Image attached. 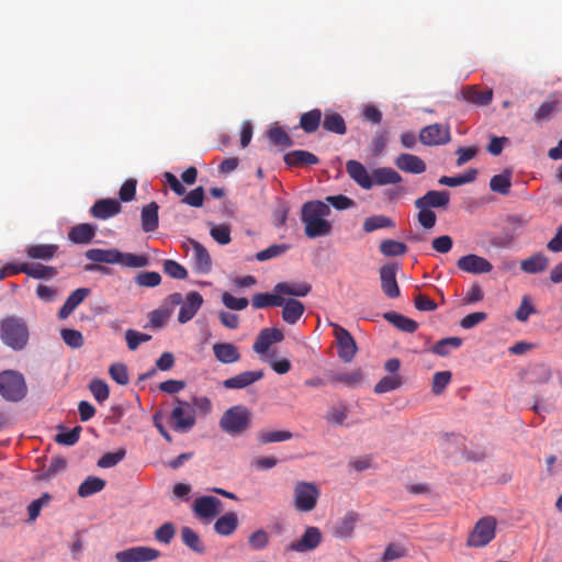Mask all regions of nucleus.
<instances>
[{
    "label": "nucleus",
    "mask_w": 562,
    "mask_h": 562,
    "mask_svg": "<svg viewBox=\"0 0 562 562\" xmlns=\"http://www.w3.org/2000/svg\"><path fill=\"white\" fill-rule=\"evenodd\" d=\"M86 258L94 263L86 265V271H97L109 273V268L100 263L121 265L128 268H144L149 263L148 257L145 255H135L131 252H122L116 248H91L85 254Z\"/></svg>",
    "instance_id": "f257e3e1"
},
{
    "label": "nucleus",
    "mask_w": 562,
    "mask_h": 562,
    "mask_svg": "<svg viewBox=\"0 0 562 562\" xmlns=\"http://www.w3.org/2000/svg\"><path fill=\"white\" fill-rule=\"evenodd\" d=\"M331 210L319 200L307 201L302 205L301 221L308 238L325 237L331 233V223L327 220Z\"/></svg>",
    "instance_id": "f03ea898"
},
{
    "label": "nucleus",
    "mask_w": 562,
    "mask_h": 562,
    "mask_svg": "<svg viewBox=\"0 0 562 562\" xmlns=\"http://www.w3.org/2000/svg\"><path fill=\"white\" fill-rule=\"evenodd\" d=\"M251 412L244 405H235L226 409L221 419V429L231 435L238 436L250 427Z\"/></svg>",
    "instance_id": "7ed1b4c3"
},
{
    "label": "nucleus",
    "mask_w": 562,
    "mask_h": 562,
    "mask_svg": "<svg viewBox=\"0 0 562 562\" xmlns=\"http://www.w3.org/2000/svg\"><path fill=\"white\" fill-rule=\"evenodd\" d=\"M1 339L14 350L23 349L29 340L26 324L16 317H8L1 322Z\"/></svg>",
    "instance_id": "20e7f679"
},
{
    "label": "nucleus",
    "mask_w": 562,
    "mask_h": 562,
    "mask_svg": "<svg viewBox=\"0 0 562 562\" xmlns=\"http://www.w3.org/2000/svg\"><path fill=\"white\" fill-rule=\"evenodd\" d=\"M0 394L7 401L19 402L26 395V384L21 373L3 371L0 373Z\"/></svg>",
    "instance_id": "39448f33"
},
{
    "label": "nucleus",
    "mask_w": 562,
    "mask_h": 562,
    "mask_svg": "<svg viewBox=\"0 0 562 562\" xmlns=\"http://www.w3.org/2000/svg\"><path fill=\"white\" fill-rule=\"evenodd\" d=\"M496 525L497 521L492 516L479 519L467 539V546L471 548L487 546L495 538Z\"/></svg>",
    "instance_id": "423d86ee"
},
{
    "label": "nucleus",
    "mask_w": 562,
    "mask_h": 562,
    "mask_svg": "<svg viewBox=\"0 0 562 562\" xmlns=\"http://www.w3.org/2000/svg\"><path fill=\"white\" fill-rule=\"evenodd\" d=\"M319 490L313 482L300 481L294 486V506L299 512L313 510L319 497Z\"/></svg>",
    "instance_id": "0eeeda50"
},
{
    "label": "nucleus",
    "mask_w": 562,
    "mask_h": 562,
    "mask_svg": "<svg viewBox=\"0 0 562 562\" xmlns=\"http://www.w3.org/2000/svg\"><path fill=\"white\" fill-rule=\"evenodd\" d=\"M175 402L176 406L173 407L170 415L172 420V428L176 431L191 430L196 423L194 408L189 402L182 401L179 397H176Z\"/></svg>",
    "instance_id": "6e6552de"
},
{
    "label": "nucleus",
    "mask_w": 562,
    "mask_h": 562,
    "mask_svg": "<svg viewBox=\"0 0 562 562\" xmlns=\"http://www.w3.org/2000/svg\"><path fill=\"white\" fill-rule=\"evenodd\" d=\"M192 509L200 519L211 520L223 510V503L215 496H201L194 501Z\"/></svg>",
    "instance_id": "1a4fd4ad"
},
{
    "label": "nucleus",
    "mask_w": 562,
    "mask_h": 562,
    "mask_svg": "<svg viewBox=\"0 0 562 562\" xmlns=\"http://www.w3.org/2000/svg\"><path fill=\"white\" fill-rule=\"evenodd\" d=\"M160 552L149 547H133L116 552L119 562H150L159 558Z\"/></svg>",
    "instance_id": "9d476101"
},
{
    "label": "nucleus",
    "mask_w": 562,
    "mask_h": 562,
    "mask_svg": "<svg viewBox=\"0 0 562 562\" xmlns=\"http://www.w3.org/2000/svg\"><path fill=\"white\" fill-rule=\"evenodd\" d=\"M398 265L386 263L380 268L381 289L385 296L396 299L401 294L398 283L396 281V272Z\"/></svg>",
    "instance_id": "9b49d317"
},
{
    "label": "nucleus",
    "mask_w": 562,
    "mask_h": 562,
    "mask_svg": "<svg viewBox=\"0 0 562 562\" xmlns=\"http://www.w3.org/2000/svg\"><path fill=\"white\" fill-rule=\"evenodd\" d=\"M338 356L345 362H350L357 353V345L350 333L339 325H335Z\"/></svg>",
    "instance_id": "f8f14e48"
},
{
    "label": "nucleus",
    "mask_w": 562,
    "mask_h": 562,
    "mask_svg": "<svg viewBox=\"0 0 562 562\" xmlns=\"http://www.w3.org/2000/svg\"><path fill=\"white\" fill-rule=\"evenodd\" d=\"M457 266L460 270L472 274L490 273L493 270V265L486 258L474 254L459 258Z\"/></svg>",
    "instance_id": "ddd939ff"
},
{
    "label": "nucleus",
    "mask_w": 562,
    "mask_h": 562,
    "mask_svg": "<svg viewBox=\"0 0 562 562\" xmlns=\"http://www.w3.org/2000/svg\"><path fill=\"white\" fill-rule=\"evenodd\" d=\"M419 140L428 146L443 145L450 142V131L441 124H431L420 131Z\"/></svg>",
    "instance_id": "4468645a"
},
{
    "label": "nucleus",
    "mask_w": 562,
    "mask_h": 562,
    "mask_svg": "<svg viewBox=\"0 0 562 562\" xmlns=\"http://www.w3.org/2000/svg\"><path fill=\"white\" fill-rule=\"evenodd\" d=\"M450 202V192L442 190H430L423 196L415 200V206H422L423 209H443L446 210Z\"/></svg>",
    "instance_id": "2eb2a0df"
},
{
    "label": "nucleus",
    "mask_w": 562,
    "mask_h": 562,
    "mask_svg": "<svg viewBox=\"0 0 562 562\" xmlns=\"http://www.w3.org/2000/svg\"><path fill=\"white\" fill-rule=\"evenodd\" d=\"M265 376L262 370L244 371L223 381V386L227 390L245 389Z\"/></svg>",
    "instance_id": "dca6fc26"
},
{
    "label": "nucleus",
    "mask_w": 562,
    "mask_h": 562,
    "mask_svg": "<svg viewBox=\"0 0 562 562\" xmlns=\"http://www.w3.org/2000/svg\"><path fill=\"white\" fill-rule=\"evenodd\" d=\"M203 297L196 291H191L187 294L186 301L182 303L179 314L178 322L186 324L191 321L202 306Z\"/></svg>",
    "instance_id": "f3484780"
},
{
    "label": "nucleus",
    "mask_w": 562,
    "mask_h": 562,
    "mask_svg": "<svg viewBox=\"0 0 562 562\" xmlns=\"http://www.w3.org/2000/svg\"><path fill=\"white\" fill-rule=\"evenodd\" d=\"M284 338L283 333L278 328H265L262 329L254 346L252 349L257 353H265L268 351L269 347L274 342H280Z\"/></svg>",
    "instance_id": "a211bd4d"
},
{
    "label": "nucleus",
    "mask_w": 562,
    "mask_h": 562,
    "mask_svg": "<svg viewBox=\"0 0 562 562\" xmlns=\"http://www.w3.org/2000/svg\"><path fill=\"white\" fill-rule=\"evenodd\" d=\"M122 210L121 203L115 199L98 200L91 207L90 212L93 217L108 220L115 216Z\"/></svg>",
    "instance_id": "6ab92c4d"
},
{
    "label": "nucleus",
    "mask_w": 562,
    "mask_h": 562,
    "mask_svg": "<svg viewBox=\"0 0 562 562\" xmlns=\"http://www.w3.org/2000/svg\"><path fill=\"white\" fill-rule=\"evenodd\" d=\"M395 166L408 173L420 175L426 170L425 161L416 155L403 153L395 159Z\"/></svg>",
    "instance_id": "aec40b11"
},
{
    "label": "nucleus",
    "mask_w": 562,
    "mask_h": 562,
    "mask_svg": "<svg viewBox=\"0 0 562 562\" xmlns=\"http://www.w3.org/2000/svg\"><path fill=\"white\" fill-rule=\"evenodd\" d=\"M215 359L224 364L235 363L240 360L238 347L232 342H217L212 347Z\"/></svg>",
    "instance_id": "412c9836"
},
{
    "label": "nucleus",
    "mask_w": 562,
    "mask_h": 562,
    "mask_svg": "<svg viewBox=\"0 0 562 562\" xmlns=\"http://www.w3.org/2000/svg\"><path fill=\"white\" fill-rule=\"evenodd\" d=\"M346 170L349 177L361 188L370 190L373 187L372 176L369 175L361 162L357 160H349L346 164Z\"/></svg>",
    "instance_id": "4be33fe9"
},
{
    "label": "nucleus",
    "mask_w": 562,
    "mask_h": 562,
    "mask_svg": "<svg viewBox=\"0 0 562 562\" xmlns=\"http://www.w3.org/2000/svg\"><path fill=\"white\" fill-rule=\"evenodd\" d=\"M322 540V533L317 527H308L302 538L291 544V549L297 552H306L315 549Z\"/></svg>",
    "instance_id": "5701e85b"
},
{
    "label": "nucleus",
    "mask_w": 562,
    "mask_h": 562,
    "mask_svg": "<svg viewBox=\"0 0 562 562\" xmlns=\"http://www.w3.org/2000/svg\"><path fill=\"white\" fill-rule=\"evenodd\" d=\"M97 233V226L81 223L72 226L68 232V239L72 244L87 245L92 241Z\"/></svg>",
    "instance_id": "b1692460"
},
{
    "label": "nucleus",
    "mask_w": 562,
    "mask_h": 562,
    "mask_svg": "<svg viewBox=\"0 0 562 562\" xmlns=\"http://www.w3.org/2000/svg\"><path fill=\"white\" fill-rule=\"evenodd\" d=\"M192 245V258L194 262V269L201 273H207L212 267V260L206 248L199 241L191 240Z\"/></svg>",
    "instance_id": "393cba45"
},
{
    "label": "nucleus",
    "mask_w": 562,
    "mask_h": 562,
    "mask_svg": "<svg viewBox=\"0 0 562 562\" xmlns=\"http://www.w3.org/2000/svg\"><path fill=\"white\" fill-rule=\"evenodd\" d=\"M58 245L55 244H34L25 248V254L30 259L49 261L58 252Z\"/></svg>",
    "instance_id": "a878e982"
},
{
    "label": "nucleus",
    "mask_w": 562,
    "mask_h": 562,
    "mask_svg": "<svg viewBox=\"0 0 562 562\" xmlns=\"http://www.w3.org/2000/svg\"><path fill=\"white\" fill-rule=\"evenodd\" d=\"M158 210L159 206L156 202H150L145 205L140 212L142 228L146 233H151L158 228Z\"/></svg>",
    "instance_id": "bb28decb"
},
{
    "label": "nucleus",
    "mask_w": 562,
    "mask_h": 562,
    "mask_svg": "<svg viewBox=\"0 0 562 562\" xmlns=\"http://www.w3.org/2000/svg\"><path fill=\"white\" fill-rule=\"evenodd\" d=\"M318 161V157L307 150H293L284 155V162L289 167L312 166Z\"/></svg>",
    "instance_id": "cd10ccee"
},
{
    "label": "nucleus",
    "mask_w": 562,
    "mask_h": 562,
    "mask_svg": "<svg viewBox=\"0 0 562 562\" xmlns=\"http://www.w3.org/2000/svg\"><path fill=\"white\" fill-rule=\"evenodd\" d=\"M373 186L396 184L402 181V176L390 167H380L372 170Z\"/></svg>",
    "instance_id": "c85d7f7f"
},
{
    "label": "nucleus",
    "mask_w": 562,
    "mask_h": 562,
    "mask_svg": "<svg viewBox=\"0 0 562 562\" xmlns=\"http://www.w3.org/2000/svg\"><path fill=\"white\" fill-rule=\"evenodd\" d=\"M463 99L476 105H487L493 99L491 89L480 90L477 87H467L462 91Z\"/></svg>",
    "instance_id": "c756f323"
},
{
    "label": "nucleus",
    "mask_w": 562,
    "mask_h": 562,
    "mask_svg": "<svg viewBox=\"0 0 562 562\" xmlns=\"http://www.w3.org/2000/svg\"><path fill=\"white\" fill-rule=\"evenodd\" d=\"M385 321L391 323L397 329L405 333H414L418 328V323L396 312H386L383 314Z\"/></svg>",
    "instance_id": "7c9ffc66"
},
{
    "label": "nucleus",
    "mask_w": 562,
    "mask_h": 562,
    "mask_svg": "<svg viewBox=\"0 0 562 562\" xmlns=\"http://www.w3.org/2000/svg\"><path fill=\"white\" fill-rule=\"evenodd\" d=\"M282 306V318L288 324H295L305 311L303 303L295 299L284 300Z\"/></svg>",
    "instance_id": "2f4dec72"
},
{
    "label": "nucleus",
    "mask_w": 562,
    "mask_h": 562,
    "mask_svg": "<svg viewBox=\"0 0 562 562\" xmlns=\"http://www.w3.org/2000/svg\"><path fill=\"white\" fill-rule=\"evenodd\" d=\"M238 527V517L234 512L221 516L214 524V530L221 536H231Z\"/></svg>",
    "instance_id": "473e14b6"
},
{
    "label": "nucleus",
    "mask_w": 562,
    "mask_h": 562,
    "mask_svg": "<svg viewBox=\"0 0 562 562\" xmlns=\"http://www.w3.org/2000/svg\"><path fill=\"white\" fill-rule=\"evenodd\" d=\"M322 125L327 132L338 135H344L347 132L344 117L335 111H326Z\"/></svg>",
    "instance_id": "72a5a7b5"
},
{
    "label": "nucleus",
    "mask_w": 562,
    "mask_h": 562,
    "mask_svg": "<svg viewBox=\"0 0 562 562\" xmlns=\"http://www.w3.org/2000/svg\"><path fill=\"white\" fill-rule=\"evenodd\" d=\"M548 263H549L548 258L543 254L537 252V254L532 255L531 257L521 260L520 269L524 272L533 274V273H539V272L544 271L548 267Z\"/></svg>",
    "instance_id": "f704fd0d"
},
{
    "label": "nucleus",
    "mask_w": 562,
    "mask_h": 562,
    "mask_svg": "<svg viewBox=\"0 0 562 562\" xmlns=\"http://www.w3.org/2000/svg\"><path fill=\"white\" fill-rule=\"evenodd\" d=\"M21 270H23V273L27 274L29 277L38 280H50L58 273L55 267L44 265L24 263V268Z\"/></svg>",
    "instance_id": "c9c22d12"
},
{
    "label": "nucleus",
    "mask_w": 562,
    "mask_h": 562,
    "mask_svg": "<svg viewBox=\"0 0 562 562\" xmlns=\"http://www.w3.org/2000/svg\"><path fill=\"white\" fill-rule=\"evenodd\" d=\"M328 380L331 384L342 383L352 387L361 382L362 372L360 369L350 372H331L328 374Z\"/></svg>",
    "instance_id": "e433bc0d"
},
{
    "label": "nucleus",
    "mask_w": 562,
    "mask_h": 562,
    "mask_svg": "<svg viewBox=\"0 0 562 562\" xmlns=\"http://www.w3.org/2000/svg\"><path fill=\"white\" fill-rule=\"evenodd\" d=\"M358 520V515L353 512H349L345 515V517L337 524L334 529V537L344 539L348 538L352 535L356 522Z\"/></svg>",
    "instance_id": "4c0bfd02"
},
{
    "label": "nucleus",
    "mask_w": 562,
    "mask_h": 562,
    "mask_svg": "<svg viewBox=\"0 0 562 562\" xmlns=\"http://www.w3.org/2000/svg\"><path fill=\"white\" fill-rule=\"evenodd\" d=\"M312 290L308 283H286L280 282L276 284L274 292L292 296H306Z\"/></svg>",
    "instance_id": "58836bf2"
},
{
    "label": "nucleus",
    "mask_w": 562,
    "mask_h": 562,
    "mask_svg": "<svg viewBox=\"0 0 562 562\" xmlns=\"http://www.w3.org/2000/svg\"><path fill=\"white\" fill-rule=\"evenodd\" d=\"M349 408L346 403L338 402L330 406L325 415V419L335 426L344 425L345 420L348 418Z\"/></svg>",
    "instance_id": "ea45409f"
},
{
    "label": "nucleus",
    "mask_w": 562,
    "mask_h": 562,
    "mask_svg": "<svg viewBox=\"0 0 562 562\" xmlns=\"http://www.w3.org/2000/svg\"><path fill=\"white\" fill-rule=\"evenodd\" d=\"M284 299L280 293H257L252 296L251 304L255 308H266L269 306H282Z\"/></svg>",
    "instance_id": "a19ab883"
},
{
    "label": "nucleus",
    "mask_w": 562,
    "mask_h": 562,
    "mask_svg": "<svg viewBox=\"0 0 562 562\" xmlns=\"http://www.w3.org/2000/svg\"><path fill=\"white\" fill-rule=\"evenodd\" d=\"M322 111L319 109H313L305 112L300 117V126L305 133H314L317 131L322 122Z\"/></svg>",
    "instance_id": "79ce46f5"
},
{
    "label": "nucleus",
    "mask_w": 562,
    "mask_h": 562,
    "mask_svg": "<svg viewBox=\"0 0 562 562\" xmlns=\"http://www.w3.org/2000/svg\"><path fill=\"white\" fill-rule=\"evenodd\" d=\"M106 482L98 476H88L78 487L80 497H89L101 492L105 487Z\"/></svg>",
    "instance_id": "37998d69"
},
{
    "label": "nucleus",
    "mask_w": 562,
    "mask_h": 562,
    "mask_svg": "<svg viewBox=\"0 0 562 562\" xmlns=\"http://www.w3.org/2000/svg\"><path fill=\"white\" fill-rule=\"evenodd\" d=\"M512 187V172L505 170L502 173L495 175L491 178L490 188L492 191L503 195H507L510 192Z\"/></svg>",
    "instance_id": "c03bdc74"
},
{
    "label": "nucleus",
    "mask_w": 562,
    "mask_h": 562,
    "mask_svg": "<svg viewBox=\"0 0 562 562\" xmlns=\"http://www.w3.org/2000/svg\"><path fill=\"white\" fill-rule=\"evenodd\" d=\"M462 345V339L459 337H447L437 341L430 351L435 355L446 357L450 355L452 350L459 349Z\"/></svg>",
    "instance_id": "a18cd8bd"
},
{
    "label": "nucleus",
    "mask_w": 562,
    "mask_h": 562,
    "mask_svg": "<svg viewBox=\"0 0 562 562\" xmlns=\"http://www.w3.org/2000/svg\"><path fill=\"white\" fill-rule=\"evenodd\" d=\"M477 170L476 169H469L463 175H459L456 177H448L442 176L439 178L438 183L441 186H448V187H459L462 184L471 183L476 179Z\"/></svg>",
    "instance_id": "49530a36"
},
{
    "label": "nucleus",
    "mask_w": 562,
    "mask_h": 562,
    "mask_svg": "<svg viewBox=\"0 0 562 562\" xmlns=\"http://www.w3.org/2000/svg\"><path fill=\"white\" fill-rule=\"evenodd\" d=\"M403 378L400 374H392L382 378L375 385L374 392L383 394L400 389L403 385Z\"/></svg>",
    "instance_id": "de8ad7c7"
},
{
    "label": "nucleus",
    "mask_w": 562,
    "mask_h": 562,
    "mask_svg": "<svg viewBox=\"0 0 562 562\" xmlns=\"http://www.w3.org/2000/svg\"><path fill=\"white\" fill-rule=\"evenodd\" d=\"M182 542L196 553H204L205 548L200 539V536L190 527H182L181 529Z\"/></svg>",
    "instance_id": "09e8293b"
},
{
    "label": "nucleus",
    "mask_w": 562,
    "mask_h": 562,
    "mask_svg": "<svg viewBox=\"0 0 562 562\" xmlns=\"http://www.w3.org/2000/svg\"><path fill=\"white\" fill-rule=\"evenodd\" d=\"M560 102L558 100L544 101L533 115L537 123H542L552 119L553 114L559 111Z\"/></svg>",
    "instance_id": "8fccbe9b"
},
{
    "label": "nucleus",
    "mask_w": 562,
    "mask_h": 562,
    "mask_svg": "<svg viewBox=\"0 0 562 562\" xmlns=\"http://www.w3.org/2000/svg\"><path fill=\"white\" fill-rule=\"evenodd\" d=\"M293 438V434L289 430H272V431H259L258 441L261 445H268L272 442H282Z\"/></svg>",
    "instance_id": "3c124183"
},
{
    "label": "nucleus",
    "mask_w": 562,
    "mask_h": 562,
    "mask_svg": "<svg viewBox=\"0 0 562 562\" xmlns=\"http://www.w3.org/2000/svg\"><path fill=\"white\" fill-rule=\"evenodd\" d=\"M394 222L385 215H374L364 220L363 231L366 233H372L380 228L394 227Z\"/></svg>",
    "instance_id": "603ef678"
},
{
    "label": "nucleus",
    "mask_w": 562,
    "mask_h": 562,
    "mask_svg": "<svg viewBox=\"0 0 562 562\" xmlns=\"http://www.w3.org/2000/svg\"><path fill=\"white\" fill-rule=\"evenodd\" d=\"M380 251L386 257H396L404 255L407 247L401 241L385 239L380 244Z\"/></svg>",
    "instance_id": "864d4df0"
},
{
    "label": "nucleus",
    "mask_w": 562,
    "mask_h": 562,
    "mask_svg": "<svg viewBox=\"0 0 562 562\" xmlns=\"http://www.w3.org/2000/svg\"><path fill=\"white\" fill-rule=\"evenodd\" d=\"M290 249V246L286 244H274L269 246L268 248L258 251L255 256V258L258 261H266L272 258H277L279 256H282Z\"/></svg>",
    "instance_id": "5fc2aeb1"
},
{
    "label": "nucleus",
    "mask_w": 562,
    "mask_h": 562,
    "mask_svg": "<svg viewBox=\"0 0 562 562\" xmlns=\"http://www.w3.org/2000/svg\"><path fill=\"white\" fill-rule=\"evenodd\" d=\"M268 136L270 142L276 146L289 147L292 145V140L289 134L277 124L271 126L268 132Z\"/></svg>",
    "instance_id": "6e6d98bb"
},
{
    "label": "nucleus",
    "mask_w": 562,
    "mask_h": 562,
    "mask_svg": "<svg viewBox=\"0 0 562 562\" xmlns=\"http://www.w3.org/2000/svg\"><path fill=\"white\" fill-rule=\"evenodd\" d=\"M126 456V450L120 448L115 452H106L98 460V467L102 469H109L121 462Z\"/></svg>",
    "instance_id": "4d7b16f0"
},
{
    "label": "nucleus",
    "mask_w": 562,
    "mask_h": 562,
    "mask_svg": "<svg viewBox=\"0 0 562 562\" xmlns=\"http://www.w3.org/2000/svg\"><path fill=\"white\" fill-rule=\"evenodd\" d=\"M63 429L61 432L57 434L55 437V441L59 445L64 446H74L80 437L81 427L76 426L70 430H66V428L60 427Z\"/></svg>",
    "instance_id": "13d9d810"
},
{
    "label": "nucleus",
    "mask_w": 562,
    "mask_h": 562,
    "mask_svg": "<svg viewBox=\"0 0 562 562\" xmlns=\"http://www.w3.org/2000/svg\"><path fill=\"white\" fill-rule=\"evenodd\" d=\"M161 282V277L156 271H144L139 272L135 277V283L139 286L155 288Z\"/></svg>",
    "instance_id": "bf43d9fd"
},
{
    "label": "nucleus",
    "mask_w": 562,
    "mask_h": 562,
    "mask_svg": "<svg viewBox=\"0 0 562 562\" xmlns=\"http://www.w3.org/2000/svg\"><path fill=\"white\" fill-rule=\"evenodd\" d=\"M452 374L450 371L436 372L432 376L431 391L434 394H441L450 383Z\"/></svg>",
    "instance_id": "052dcab7"
},
{
    "label": "nucleus",
    "mask_w": 562,
    "mask_h": 562,
    "mask_svg": "<svg viewBox=\"0 0 562 562\" xmlns=\"http://www.w3.org/2000/svg\"><path fill=\"white\" fill-rule=\"evenodd\" d=\"M164 272L167 273L170 278L178 280H183L188 277L187 269L179 262L171 259L165 260Z\"/></svg>",
    "instance_id": "680f3d73"
},
{
    "label": "nucleus",
    "mask_w": 562,
    "mask_h": 562,
    "mask_svg": "<svg viewBox=\"0 0 562 562\" xmlns=\"http://www.w3.org/2000/svg\"><path fill=\"white\" fill-rule=\"evenodd\" d=\"M125 339L128 349L136 350L140 344L149 341L151 339V336L144 333H139L135 329H127L125 331Z\"/></svg>",
    "instance_id": "e2e57ef3"
},
{
    "label": "nucleus",
    "mask_w": 562,
    "mask_h": 562,
    "mask_svg": "<svg viewBox=\"0 0 562 562\" xmlns=\"http://www.w3.org/2000/svg\"><path fill=\"white\" fill-rule=\"evenodd\" d=\"M60 335L64 342L71 348H80L83 345V336L79 330L65 328Z\"/></svg>",
    "instance_id": "0e129e2a"
},
{
    "label": "nucleus",
    "mask_w": 562,
    "mask_h": 562,
    "mask_svg": "<svg viewBox=\"0 0 562 562\" xmlns=\"http://www.w3.org/2000/svg\"><path fill=\"white\" fill-rule=\"evenodd\" d=\"M110 376L120 385H126L130 381L127 367L124 363H113L109 368Z\"/></svg>",
    "instance_id": "69168bd1"
},
{
    "label": "nucleus",
    "mask_w": 562,
    "mask_h": 562,
    "mask_svg": "<svg viewBox=\"0 0 562 562\" xmlns=\"http://www.w3.org/2000/svg\"><path fill=\"white\" fill-rule=\"evenodd\" d=\"M89 389L91 393L93 394L94 398L99 403H103L109 398L110 390L108 384L102 380H93L91 381Z\"/></svg>",
    "instance_id": "338daca9"
},
{
    "label": "nucleus",
    "mask_w": 562,
    "mask_h": 562,
    "mask_svg": "<svg viewBox=\"0 0 562 562\" xmlns=\"http://www.w3.org/2000/svg\"><path fill=\"white\" fill-rule=\"evenodd\" d=\"M419 212L417 214V221L425 229H430L436 225L437 216L430 209L415 206Z\"/></svg>",
    "instance_id": "774afa93"
}]
</instances>
